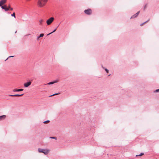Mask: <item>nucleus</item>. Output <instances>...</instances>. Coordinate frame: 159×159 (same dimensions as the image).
Listing matches in <instances>:
<instances>
[{
    "label": "nucleus",
    "instance_id": "nucleus-23",
    "mask_svg": "<svg viewBox=\"0 0 159 159\" xmlns=\"http://www.w3.org/2000/svg\"><path fill=\"white\" fill-rule=\"evenodd\" d=\"M155 92H159V89H157L155 91Z\"/></svg>",
    "mask_w": 159,
    "mask_h": 159
},
{
    "label": "nucleus",
    "instance_id": "nucleus-19",
    "mask_svg": "<svg viewBox=\"0 0 159 159\" xmlns=\"http://www.w3.org/2000/svg\"><path fill=\"white\" fill-rule=\"evenodd\" d=\"M144 154V153H141L139 155H137L136 156H142Z\"/></svg>",
    "mask_w": 159,
    "mask_h": 159
},
{
    "label": "nucleus",
    "instance_id": "nucleus-14",
    "mask_svg": "<svg viewBox=\"0 0 159 159\" xmlns=\"http://www.w3.org/2000/svg\"><path fill=\"white\" fill-rule=\"evenodd\" d=\"M57 82H58L57 81H55V82H50L48 84H53L54 83Z\"/></svg>",
    "mask_w": 159,
    "mask_h": 159
},
{
    "label": "nucleus",
    "instance_id": "nucleus-15",
    "mask_svg": "<svg viewBox=\"0 0 159 159\" xmlns=\"http://www.w3.org/2000/svg\"><path fill=\"white\" fill-rule=\"evenodd\" d=\"M43 36H44V34H41L39 35L38 38H40V37H43Z\"/></svg>",
    "mask_w": 159,
    "mask_h": 159
},
{
    "label": "nucleus",
    "instance_id": "nucleus-26",
    "mask_svg": "<svg viewBox=\"0 0 159 159\" xmlns=\"http://www.w3.org/2000/svg\"><path fill=\"white\" fill-rule=\"evenodd\" d=\"M11 7H10V5H9V6H8V8H9V9L10 8H11Z\"/></svg>",
    "mask_w": 159,
    "mask_h": 159
},
{
    "label": "nucleus",
    "instance_id": "nucleus-24",
    "mask_svg": "<svg viewBox=\"0 0 159 159\" xmlns=\"http://www.w3.org/2000/svg\"><path fill=\"white\" fill-rule=\"evenodd\" d=\"M9 10L12 11L13 10V8H12L11 7L9 9Z\"/></svg>",
    "mask_w": 159,
    "mask_h": 159
},
{
    "label": "nucleus",
    "instance_id": "nucleus-29",
    "mask_svg": "<svg viewBox=\"0 0 159 159\" xmlns=\"http://www.w3.org/2000/svg\"><path fill=\"white\" fill-rule=\"evenodd\" d=\"M143 25V24H142L141 25V26H142Z\"/></svg>",
    "mask_w": 159,
    "mask_h": 159
},
{
    "label": "nucleus",
    "instance_id": "nucleus-25",
    "mask_svg": "<svg viewBox=\"0 0 159 159\" xmlns=\"http://www.w3.org/2000/svg\"><path fill=\"white\" fill-rule=\"evenodd\" d=\"M26 1V2H29L30 1H31V0H25Z\"/></svg>",
    "mask_w": 159,
    "mask_h": 159
},
{
    "label": "nucleus",
    "instance_id": "nucleus-20",
    "mask_svg": "<svg viewBox=\"0 0 159 159\" xmlns=\"http://www.w3.org/2000/svg\"><path fill=\"white\" fill-rule=\"evenodd\" d=\"M50 138L51 139H57L56 137H50Z\"/></svg>",
    "mask_w": 159,
    "mask_h": 159
},
{
    "label": "nucleus",
    "instance_id": "nucleus-4",
    "mask_svg": "<svg viewBox=\"0 0 159 159\" xmlns=\"http://www.w3.org/2000/svg\"><path fill=\"white\" fill-rule=\"evenodd\" d=\"M31 84V81H29L28 82L25 83L24 84V86L25 87L27 88L30 86Z\"/></svg>",
    "mask_w": 159,
    "mask_h": 159
},
{
    "label": "nucleus",
    "instance_id": "nucleus-1",
    "mask_svg": "<svg viewBox=\"0 0 159 159\" xmlns=\"http://www.w3.org/2000/svg\"><path fill=\"white\" fill-rule=\"evenodd\" d=\"M48 0H38L37 5L39 7H43L45 5Z\"/></svg>",
    "mask_w": 159,
    "mask_h": 159
},
{
    "label": "nucleus",
    "instance_id": "nucleus-9",
    "mask_svg": "<svg viewBox=\"0 0 159 159\" xmlns=\"http://www.w3.org/2000/svg\"><path fill=\"white\" fill-rule=\"evenodd\" d=\"M44 22V20L42 19H40L39 20V23L40 25H42L43 24V23Z\"/></svg>",
    "mask_w": 159,
    "mask_h": 159
},
{
    "label": "nucleus",
    "instance_id": "nucleus-21",
    "mask_svg": "<svg viewBox=\"0 0 159 159\" xmlns=\"http://www.w3.org/2000/svg\"><path fill=\"white\" fill-rule=\"evenodd\" d=\"M59 94V93H55V94H53L50 96H54V95H57Z\"/></svg>",
    "mask_w": 159,
    "mask_h": 159
},
{
    "label": "nucleus",
    "instance_id": "nucleus-7",
    "mask_svg": "<svg viewBox=\"0 0 159 159\" xmlns=\"http://www.w3.org/2000/svg\"><path fill=\"white\" fill-rule=\"evenodd\" d=\"M2 9H4L5 11H7L9 10V8H7V6L6 5H5L4 6H1Z\"/></svg>",
    "mask_w": 159,
    "mask_h": 159
},
{
    "label": "nucleus",
    "instance_id": "nucleus-22",
    "mask_svg": "<svg viewBox=\"0 0 159 159\" xmlns=\"http://www.w3.org/2000/svg\"><path fill=\"white\" fill-rule=\"evenodd\" d=\"M105 70H106V72L107 73H108V70H107L106 69H105Z\"/></svg>",
    "mask_w": 159,
    "mask_h": 159
},
{
    "label": "nucleus",
    "instance_id": "nucleus-2",
    "mask_svg": "<svg viewBox=\"0 0 159 159\" xmlns=\"http://www.w3.org/2000/svg\"><path fill=\"white\" fill-rule=\"evenodd\" d=\"M54 19L53 17H51L48 19L46 21L47 25H50L53 21Z\"/></svg>",
    "mask_w": 159,
    "mask_h": 159
},
{
    "label": "nucleus",
    "instance_id": "nucleus-17",
    "mask_svg": "<svg viewBox=\"0 0 159 159\" xmlns=\"http://www.w3.org/2000/svg\"><path fill=\"white\" fill-rule=\"evenodd\" d=\"M50 121L49 120H47L43 122V123L44 124H47Z\"/></svg>",
    "mask_w": 159,
    "mask_h": 159
},
{
    "label": "nucleus",
    "instance_id": "nucleus-18",
    "mask_svg": "<svg viewBox=\"0 0 159 159\" xmlns=\"http://www.w3.org/2000/svg\"><path fill=\"white\" fill-rule=\"evenodd\" d=\"M56 30H57V29H55L53 30V32H52L51 33H50L48 34V35H49V34H51L52 33H53V32H55Z\"/></svg>",
    "mask_w": 159,
    "mask_h": 159
},
{
    "label": "nucleus",
    "instance_id": "nucleus-13",
    "mask_svg": "<svg viewBox=\"0 0 159 159\" xmlns=\"http://www.w3.org/2000/svg\"><path fill=\"white\" fill-rule=\"evenodd\" d=\"M43 150H44V149H41V148H38V152L39 153H43Z\"/></svg>",
    "mask_w": 159,
    "mask_h": 159
},
{
    "label": "nucleus",
    "instance_id": "nucleus-8",
    "mask_svg": "<svg viewBox=\"0 0 159 159\" xmlns=\"http://www.w3.org/2000/svg\"><path fill=\"white\" fill-rule=\"evenodd\" d=\"M24 95L23 94H15V95H9V96L11 97H19L22 96Z\"/></svg>",
    "mask_w": 159,
    "mask_h": 159
},
{
    "label": "nucleus",
    "instance_id": "nucleus-11",
    "mask_svg": "<svg viewBox=\"0 0 159 159\" xmlns=\"http://www.w3.org/2000/svg\"><path fill=\"white\" fill-rule=\"evenodd\" d=\"M6 116L4 115L0 116V121L5 119L6 118Z\"/></svg>",
    "mask_w": 159,
    "mask_h": 159
},
{
    "label": "nucleus",
    "instance_id": "nucleus-27",
    "mask_svg": "<svg viewBox=\"0 0 159 159\" xmlns=\"http://www.w3.org/2000/svg\"><path fill=\"white\" fill-rule=\"evenodd\" d=\"M14 57V56H10L9 57Z\"/></svg>",
    "mask_w": 159,
    "mask_h": 159
},
{
    "label": "nucleus",
    "instance_id": "nucleus-6",
    "mask_svg": "<svg viewBox=\"0 0 159 159\" xmlns=\"http://www.w3.org/2000/svg\"><path fill=\"white\" fill-rule=\"evenodd\" d=\"M7 0H1L0 1V6H2L7 2Z\"/></svg>",
    "mask_w": 159,
    "mask_h": 159
},
{
    "label": "nucleus",
    "instance_id": "nucleus-12",
    "mask_svg": "<svg viewBox=\"0 0 159 159\" xmlns=\"http://www.w3.org/2000/svg\"><path fill=\"white\" fill-rule=\"evenodd\" d=\"M23 90V89H14L13 90V92H19V91H21Z\"/></svg>",
    "mask_w": 159,
    "mask_h": 159
},
{
    "label": "nucleus",
    "instance_id": "nucleus-5",
    "mask_svg": "<svg viewBox=\"0 0 159 159\" xmlns=\"http://www.w3.org/2000/svg\"><path fill=\"white\" fill-rule=\"evenodd\" d=\"M50 150L48 149H44L43 151V153L45 155H47L50 152Z\"/></svg>",
    "mask_w": 159,
    "mask_h": 159
},
{
    "label": "nucleus",
    "instance_id": "nucleus-28",
    "mask_svg": "<svg viewBox=\"0 0 159 159\" xmlns=\"http://www.w3.org/2000/svg\"><path fill=\"white\" fill-rule=\"evenodd\" d=\"M146 7H147V5H145L144 7V9H145L146 8Z\"/></svg>",
    "mask_w": 159,
    "mask_h": 159
},
{
    "label": "nucleus",
    "instance_id": "nucleus-16",
    "mask_svg": "<svg viewBox=\"0 0 159 159\" xmlns=\"http://www.w3.org/2000/svg\"><path fill=\"white\" fill-rule=\"evenodd\" d=\"M11 16H12L14 17L15 18H16L15 13L14 12L11 15Z\"/></svg>",
    "mask_w": 159,
    "mask_h": 159
},
{
    "label": "nucleus",
    "instance_id": "nucleus-10",
    "mask_svg": "<svg viewBox=\"0 0 159 159\" xmlns=\"http://www.w3.org/2000/svg\"><path fill=\"white\" fill-rule=\"evenodd\" d=\"M139 11H138L134 15L132 16L131 17V18H135V17H137L139 15Z\"/></svg>",
    "mask_w": 159,
    "mask_h": 159
},
{
    "label": "nucleus",
    "instance_id": "nucleus-3",
    "mask_svg": "<svg viewBox=\"0 0 159 159\" xmlns=\"http://www.w3.org/2000/svg\"><path fill=\"white\" fill-rule=\"evenodd\" d=\"M84 12L88 15H90L92 13V10L90 9L85 10L84 11Z\"/></svg>",
    "mask_w": 159,
    "mask_h": 159
}]
</instances>
